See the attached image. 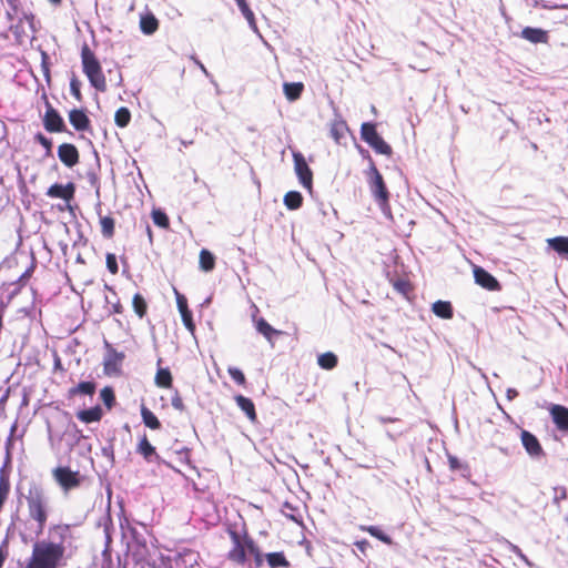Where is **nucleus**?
I'll return each mask as SVG.
<instances>
[{"label":"nucleus","mask_w":568,"mask_h":568,"mask_svg":"<svg viewBox=\"0 0 568 568\" xmlns=\"http://www.w3.org/2000/svg\"><path fill=\"white\" fill-rule=\"evenodd\" d=\"M523 446L531 457H541L545 452L538 440V438L528 430L523 429L520 433Z\"/></svg>","instance_id":"14"},{"label":"nucleus","mask_w":568,"mask_h":568,"mask_svg":"<svg viewBox=\"0 0 568 568\" xmlns=\"http://www.w3.org/2000/svg\"><path fill=\"white\" fill-rule=\"evenodd\" d=\"M549 413L557 429L568 434V408L566 406L554 404Z\"/></svg>","instance_id":"15"},{"label":"nucleus","mask_w":568,"mask_h":568,"mask_svg":"<svg viewBox=\"0 0 568 568\" xmlns=\"http://www.w3.org/2000/svg\"><path fill=\"white\" fill-rule=\"evenodd\" d=\"M517 396H518V392H517L516 389H514V388H509V389L507 390V397H508V399H514V398H515V397H517Z\"/></svg>","instance_id":"54"},{"label":"nucleus","mask_w":568,"mask_h":568,"mask_svg":"<svg viewBox=\"0 0 568 568\" xmlns=\"http://www.w3.org/2000/svg\"><path fill=\"white\" fill-rule=\"evenodd\" d=\"M140 28L144 34H153L159 29V20L153 13H148L141 17Z\"/></svg>","instance_id":"25"},{"label":"nucleus","mask_w":568,"mask_h":568,"mask_svg":"<svg viewBox=\"0 0 568 568\" xmlns=\"http://www.w3.org/2000/svg\"><path fill=\"white\" fill-rule=\"evenodd\" d=\"M155 385L160 388H171L173 378L169 368H159L155 378Z\"/></svg>","instance_id":"31"},{"label":"nucleus","mask_w":568,"mask_h":568,"mask_svg":"<svg viewBox=\"0 0 568 568\" xmlns=\"http://www.w3.org/2000/svg\"><path fill=\"white\" fill-rule=\"evenodd\" d=\"M69 121L77 131L84 132L91 129V121L82 109H72L69 112Z\"/></svg>","instance_id":"16"},{"label":"nucleus","mask_w":568,"mask_h":568,"mask_svg":"<svg viewBox=\"0 0 568 568\" xmlns=\"http://www.w3.org/2000/svg\"><path fill=\"white\" fill-rule=\"evenodd\" d=\"M146 229H148L149 237H150V240H152V231H151L150 226L148 225Z\"/></svg>","instance_id":"58"},{"label":"nucleus","mask_w":568,"mask_h":568,"mask_svg":"<svg viewBox=\"0 0 568 568\" xmlns=\"http://www.w3.org/2000/svg\"><path fill=\"white\" fill-rule=\"evenodd\" d=\"M114 313H122V305L121 304H116L114 305Z\"/></svg>","instance_id":"56"},{"label":"nucleus","mask_w":568,"mask_h":568,"mask_svg":"<svg viewBox=\"0 0 568 568\" xmlns=\"http://www.w3.org/2000/svg\"><path fill=\"white\" fill-rule=\"evenodd\" d=\"M8 4L13 9L17 10L18 0H6Z\"/></svg>","instance_id":"55"},{"label":"nucleus","mask_w":568,"mask_h":568,"mask_svg":"<svg viewBox=\"0 0 568 568\" xmlns=\"http://www.w3.org/2000/svg\"><path fill=\"white\" fill-rule=\"evenodd\" d=\"M171 403L172 406L180 412H183L185 409L183 399L178 392L174 394V396H172Z\"/></svg>","instance_id":"51"},{"label":"nucleus","mask_w":568,"mask_h":568,"mask_svg":"<svg viewBox=\"0 0 568 568\" xmlns=\"http://www.w3.org/2000/svg\"><path fill=\"white\" fill-rule=\"evenodd\" d=\"M246 0H235V2L237 3V6L242 4L243 2H245Z\"/></svg>","instance_id":"59"},{"label":"nucleus","mask_w":568,"mask_h":568,"mask_svg":"<svg viewBox=\"0 0 568 568\" xmlns=\"http://www.w3.org/2000/svg\"><path fill=\"white\" fill-rule=\"evenodd\" d=\"M547 244L561 255H568V236H556L547 240Z\"/></svg>","instance_id":"30"},{"label":"nucleus","mask_w":568,"mask_h":568,"mask_svg":"<svg viewBox=\"0 0 568 568\" xmlns=\"http://www.w3.org/2000/svg\"><path fill=\"white\" fill-rule=\"evenodd\" d=\"M24 21L28 22L31 31H34V16L32 13L23 14V17L19 19L18 23L16 26H11L10 28L17 41L20 43L23 41V37L26 36L22 28Z\"/></svg>","instance_id":"21"},{"label":"nucleus","mask_w":568,"mask_h":568,"mask_svg":"<svg viewBox=\"0 0 568 568\" xmlns=\"http://www.w3.org/2000/svg\"><path fill=\"white\" fill-rule=\"evenodd\" d=\"M45 113L43 115L44 129L51 133L65 131V124L60 113L51 105L49 101L45 102Z\"/></svg>","instance_id":"9"},{"label":"nucleus","mask_w":568,"mask_h":568,"mask_svg":"<svg viewBox=\"0 0 568 568\" xmlns=\"http://www.w3.org/2000/svg\"><path fill=\"white\" fill-rule=\"evenodd\" d=\"M368 180V186L372 192V195L382 211L389 210V192L383 179V175L379 173L375 163L371 160L369 169L366 173Z\"/></svg>","instance_id":"5"},{"label":"nucleus","mask_w":568,"mask_h":568,"mask_svg":"<svg viewBox=\"0 0 568 568\" xmlns=\"http://www.w3.org/2000/svg\"><path fill=\"white\" fill-rule=\"evenodd\" d=\"M255 328L271 343H273L274 336H278L282 334L281 331L272 327L263 317L255 320Z\"/></svg>","instance_id":"22"},{"label":"nucleus","mask_w":568,"mask_h":568,"mask_svg":"<svg viewBox=\"0 0 568 568\" xmlns=\"http://www.w3.org/2000/svg\"><path fill=\"white\" fill-rule=\"evenodd\" d=\"M455 466H456V459H453L452 468H455Z\"/></svg>","instance_id":"63"},{"label":"nucleus","mask_w":568,"mask_h":568,"mask_svg":"<svg viewBox=\"0 0 568 568\" xmlns=\"http://www.w3.org/2000/svg\"><path fill=\"white\" fill-rule=\"evenodd\" d=\"M475 283L483 288L490 292H498L501 290V285L498 280L487 272L484 267L474 265L473 267Z\"/></svg>","instance_id":"10"},{"label":"nucleus","mask_w":568,"mask_h":568,"mask_svg":"<svg viewBox=\"0 0 568 568\" xmlns=\"http://www.w3.org/2000/svg\"><path fill=\"white\" fill-rule=\"evenodd\" d=\"M234 400L252 424H256L258 422L255 405L251 398L240 394L234 396Z\"/></svg>","instance_id":"18"},{"label":"nucleus","mask_w":568,"mask_h":568,"mask_svg":"<svg viewBox=\"0 0 568 568\" xmlns=\"http://www.w3.org/2000/svg\"><path fill=\"white\" fill-rule=\"evenodd\" d=\"M45 194L51 199H61L69 203L74 199L75 185L72 182H69L65 185L54 183L47 190Z\"/></svg>","instance_id":"13"},{"label":"nucleus","mask_w":568,"mask_h":568,"mask_svg":"<svg viewBox=\"0 0 568 568\" xmlns=\"http://www.w3.org/2000/svg\"><path fill=\"white\" fill-rule=\"evenodd\" d=\"M132 306H133L134 313L139 316V318H143L146 315L148 303H146L145 298L140 293H136L133 295Z\"/></svg>","instance_id":"36"},{"label":"nucleus","mask_w":568,"mask_h":568,"mask_svg":"<svg viewBox=\"0 0 568 568\" xmlns=\"http://www.w3.org/2000/svg\"><path fill=\"white\" fill-rule=\"evenodd\" d=\"M455 466H456V459H453L452 468H455Z\"/></svg>","instance_id":"61"},{"label":"nucleus","mask_w":568,"mask_h":568,"mask_svg":"<svg viewBox=\"0 0 568 568\" xmlns=\"http://www.w3.org/2000/svg\"><path fill=\"white\" fill-rule=\"evenodd\" d=\"M49 2H51L54 6H60L62 0H49Z\"/></svg>","instance_id":"57"},{"label":"nucleus","mask_w":568,"mask_h":568,"mask_svg":"<svg viewBox=\"0 0 568 568\" xmlns=\"http://www.w3.org/2000/svg\"><path fill=\"white\" fill-rule=\"evenodd\" d=\"M215 267V256L206 248L200 252V268L204 272H211Z\"/></svg>","instance_id":"34"},{"label":"nucleus","mask_w":568,"mask_h":568,"mask_svg":"<svg viewBox=\"0 0 568 568\" xmlns=\"http://www.w3.org/2000/svg\"><path fill=\"white\" fill-rule=\"evenodd\" d=\"M36 141L39 142L45 149V155L52 154V141L42 133H38L34 136Z\"/></svg>","instance_id":"48"},{"label":"nucleus","mask_w":568,"mask_h":568,"mask_svg":"<svg viewBox=\"0 0 568 568\" xmlns=\"http://www.w3.org/2000/svg\"><path fill=\"white\" fill-rule=\"evenodd\" d=\"M568 498L567 488L565 486H555L552 488V503L560 508V503Z\"/></svg>","instance_id":"43"},{"label":"nucleus","mask_w":568,"mask_h":568,"mask_svg":"<svg viewBox=\"0 0 568 568\" xmlns=\"http://www.w3.org/2000/svg\"><path fill=\"white\" fill-rule=\"evenodd\" d=\"M293 160H294L295 173L298 176L301 184L305 189L312 190L313 172L310 169L304 155L300 152H295V153H293Z\"/></svg>","instance_id":"8"},{"label":"nucleus","mask_w":568,"mask_h":568,"mask_svg":"<svg viewBox=\"0 0 568 568\" xmlns=\"http://www.w3.org/2000/svg\"><path fill=\"white\" fill-rule=\"evenodd\" d=\"M10 489H11V485H10L9 477L4 474H1L0 475V513L2 511L3 506L10 495Z\"/></svg>","instance_id":"37"},{"label":"nucleus","mask_w":568,"mask_h":568,"mask_svg":"<svg viewBox=\"0 0 568 568\" xmlns=\"http://www.w3.org/2000/svg\"><path fill=\"white\" fill-rule=\"evenodd\" d=\"M58 158L68 168L75 166L80 161V153L72 143H62L58 146Z\"/></svg>","instance_id":"12"},{"label":"nucleus","mask_w":568,"mask_h":568,"mask_svg":"<svg viewBox=\"0 0 568 568\" xmlns=\"http://www.w3.org/2000/svg\"><path fill=\"white\" fill-rule=\"evenodd\" d=\"M239 8H240L242 14L245 17V19L250 22V24H254L255 23V17H254V13L251 10L247 1L243 2L242 4H240Z\"/></svg>","instance_id":"50"},{"label":"nucleus","mask_w":568,"mask_h":568,"mask_svg":"<svg viewBox=\"0 0 568 568\" xmlns=\"http://www.w3.org/2000/svg\"><path fill=\"white\" fill-rule=\"evenodd\" d=\"M24 498L29 518L37 524L38 532H42L50 515L47 490L42 485L32 483L29 485Z\"/></svg>","instance_id":"3"},{"label":"nucleus","mask_w":568,"mask_h":568,"mask_svg":"<svg viewBox=\"0 0 568 568\" xmlns=\"http://www.w3.org/2000/svg\"><path fill=\"white\" fill-rule=\"evenodd\" d=\"M394 288L405 296H408L413 292L412 284L406 280H397L394 282Z\"/></svg>","instance_id":"45"},{"label":"nucleus","mask_w":568,"mask_h":568,"mask_svg":"<svg viewBox=\"0 0 568 568\" xmlns=\"http://www.w3.org/2000/svg\"><path fill=\"white\" fill-rule=\"evenodd\" d=\"M136 452L140 455H142L146 462H151L153 456L156 458L159 457V455L155 452V447L152 446V444L149 442L148 436L145 434L140 439V442L136 446Z\"/></svg>","instance_id":"24"},{"label":"nucleus","mask_w":568,"mask_h":568,"mask_svg":"<svg viewBox=\"0 0 568 568\" xmlns=\"http://www.w3.org/2000/svg\"><path fill=\"white\" fill-rule=\"evenodd\" d=\"M102 417L103 410L99 405L77 413V418L85 424L100 422Z\"/></svg>","instance_id":"20"},{"label":"nucleus","mask_w":568,"mask_h":568,"mask_svg":"<svg viewBox=\"0 0 568 568\" xmlns=\"http://www.w3.org/2000/svg\"><path fill=\"white\" fill-rule=\"evenodd\" d=\"M174 294L176 298V305L182 317V322L186 329L193 334L195 332V323L193 321L192 312L189 308L187 300L176 288H174Z\"/></svg>","instance_id":"11"},{"label":"nucleus","mask_w":568,"mask_h":568,"mask_svg":"<svg viewBox=\"0 0 568 568\" xmlns=\"http://www.w3.org/2000/svg\"><path fill=\"white\" fill-rule=\"evenodd\" d=\"M433 313L443 320H450L454 316L452 303L448 301H436L432 305Z\"/></svg>","instance_id":"23"},{"label":"nucleus","mask_w":568,"mask_h":568,"mask_svg":"<svg viewBox=\"0 0 568 568\" xmlns=\"http://www.w3.org/2000/svg\"><path fill=\"white\" fill-rule=\"evenodd\" d=\"M379 136L378 132L376 131V125L371 122H365L361 126V138L363 141H365L368 145L373 144L375 140Z\"/></svg>","instance_id":"28"},{"label":"nucleus","mask_w":568,"mask_h":568,"mask_svg":"<svg viewBox=\"0 0 568 568\" xmlns=\"http://www.w3.org/2000/svg\"><path fill=\"white\" fill-rule=\"evenodd\" d=\"M101 233L105 239H112L115 233V221L112 216L100 215Z\"/></svg>","instance_id":"32"},{"label":"nucleus","mask_w":568,"mask_h":568,"mask_svg":"<svg viewBox=\"0 0 568 568\" xmlns=\"http://www.w3.org/2000/svg\"><path fill=\"white\" fill-rule=\"evenodd\" d=\"M141 568H144V567H141Z\"/></svg>","instance_id":"64"},{"label":"nucleus","mask_w":568,"mask_h":568,"mask_svg":"<svg viewBox=\"0 0 568 568\" xmlns=\"http://www.w3.org/2000/svg\"><path fill=\"white\" fill-rule=\"evenodd\" d=\"M337 363L338 358L332 352L323 353L317 357V364L320 365L321 368L326 371L335 368L337 366Z\"/></svg>","instance_id":"33"},{"label":"nucleus","mask_w":568,"mask_h":568,"mask_svg":"<svg viewBox=\"0 0 568 568\" xmlns=\"http://www.w3.org/2000/svg\"><path fill=\"white\" fill-rule=\"evenodd\" d=\"M361 530L368 532L371 536L377 538L382 542L386 545H392L393 540L392 538L383 532L377 526H361Z\"/></svg>","instance_id":"39"},{"label":"nucleus","mask_w":568,"mask_h":568,"mask_svg":"<svg viewBox=\"0 0 568 568\" xmlns=\"http://www.w3.org/2000/svg\"><path fill=\"white\" fill-rule=\"evenodd\" d=\"M348 132V125L342 118H336L329 123V135L337 144L342 143Z\"/></svg>","instance_id":"19"},{"label":"nucleus","mask_w":568,"mask_h":568,"mask_svg":"<svg viewBox=\"0 0 568 568\" xmlns=\"http://www.w3.org/2000/svg\"><path fill=\"white\" fill-rule=\"evenodd\" d=\"M114 122L119 128H126L131 122V112L126 106H121L115 111Z\"/></svg>","instance_id":"38"},{"label":"nucleus","mask_w":568,"mask_h":568,"mask_svg":"<svg viewBox=\"0 0 568 568\" xmlns=\"http://www.w3.org/2000/svg\"><path fill=\"white\" fill-rule=\"evenodd\" d=\"M7 559V551L0 548V568L3 567L4 561Z\"/></svg>","instance_id":"53"},{"label":"nucleus","mask_w":568,"mask_h":568,"mask_svg":"<svg viewBox=\"0 0 568 568\" xmlns=\"http://www.w3.org/2000/svg\"><path fill=\"white\" fill-rule=\"evenodd\" d=\"M227 373L230 374V376L233 378V381L241 385V386H245L246 385V378H245V375L243 374V372L237 368V367H229L227 368Z\"/></svg>","instance_id":"44"},{"label":"nucleus","mask_w":568,"mask_h":568,"mask_svg":"<svg viewBox=\"0 0 568 568\" xmlns=\"http://www.w3.org/2000/svg\"><path fill=\"white\" fill-rule=\"evenodd\" d=\"M52 477L63 491H70L81 485V475L68 466H59L52 470Z\"/></svg>","instance_id":"6"},{"label":"nucleus","mask_w":568,"mask_h":568,"mask_svg":"<svg viewBox=\"0 0 568 568\" xmlns=\"http://www.w3.org/2000/svg\"><path fill=\"white\" fill-rule=\"evenodd\" d=\"M49 539L37 541L26 568H59L72 549L74 535L69 524H53L48 530Z\"/></svg>","instance_id":"2"},{"label":"nucleus","mask_w":568,"mask_h":568,"mask_svg":"<svg viewBox=\"0 0 568 568\" xmlns=\"http://www.w3.org/2000/svg\"><path fill=\"white\" fill-rule=\"evenodd\" d=\"M520 37L534 44H546L549 41L548 31L540 28L525 27L520 32Z\"/></svg>","instance_id":"17"},{"label":"nucleus","mask_w":568,"mask_h":568,"mask_svg":"<svg viewBox=\"0 0 568 568\" xmlns=\"http://www.w3.org/2000/svg\"><path fill=\"white\" fill-rule=\"evenodd\" d=\"M226 532L232 542L226 554V559L234 566L240 568H262L264 561H266L270 568H288L291 566L283 551L264 554L246 528L240 531L234 525H227Z\"/></svg>","instance_id":"1"},{"label":"nucleus","mask_w":568,"mask_h":568,"mask_svg":"<svg viewBox=\"0 0 568 568\" xmlns=\"http://www.w3.org/2000/svg\"><path fill=\"white\" fill-rule=\"evenodd\" d=\"M152 220L154 224L161 229L168 230L170 227V220L166 213L160 209L152 211Z\"/></svg>","instance_id":"40"},{"label":"nucleus","mask_w":568,"mask_h":568,"mask_svg":"<svg viewBox=\"0 0 568 568\" xmlns=\"http://www.w3.org/2000/svg\"><path fill=\"white\" fill-rule=\"evenodd\" d=\"M283 90L288 101H296L303 93L304 84L302 82H286L283 85Z\"/></svg>","instance_id":"26"},{"label":"nucleus","mask_w":568,"mask_h":568,"mask_svg":"<svg viewBox=\"0 0 568 568\" xmlns=\"http://www.w3.org/2000/svg\"><path fill=\"white\" fill-rule=\"evenodd\" d=\"M369 146L373 148L375 152L379 154L386 156H390L393 154L392 146L381 135Z\"/></svg>","instance_id":"42"},{"label":"nucleus","mask_w":568,"mask_h":568,"mask_svg":"<svg viewBox=\"0 0 568 568\" xmlns=\"http://www.w3.org/2000/svg\"><path fill=\"white\" fill-rule=\"evenodd\" d=\"M356 546V548L362 552V554H366L367 549L371 548V544L368 540L366 539H362V540H357L355 541L354 544Z\"/></svg>","instance_id":"52"},{"label":"nucleus","mask_w":568,"mask_h":568,"mask_svg":"<svg viewBox=\"0 0 568 568\" xmlns=\"http://www.w3.org/2000/svg\"><path fill=\"white\" fill-rule=\"evenodd\" d=\"M284 204L288 210H297L303 204V196L297 191H290L284 195Z\"/></svg>","instance_id":"35"},{"label":"nucleus","mask_w":568,"mask_h":568,"mask_svg":"<svg viewBox=\"0 0 568 568\" xmlns=\"http://www.w3.org/2000/svg\"><path fill=\"white\" fill-rule=\"evenodd\" d=\"M105 356L103 359V372L105 375H119L121 373V366L125 358L123 352H118L109 342H104Z\"/></svg>","instance_id":"7"},{"label":"nucleus","mask_w":568,"mask_h":568,"mask_svg":"<svg viewBox=\"0 0 568 568\" xmlns=\"http://www.w3.org/2000/svg\"><path fill=\"white\" fill-rule=\"evenodd\" d=\"M100 397L109 410L115 405V394L112 387H103L100 392Z\"/></svg>","instance_id":"41"},{"label":"nucleus","mask_w":568,"mask_h":568,"mask_svg":"<svg viewBox=\"0 0 568 568\" xmlns=\"http://www.w3.org/2000/svg\"><path fill=\"white\" fill-rule=\"evenodd\" d=\"M80 87H81L80 81L75 77H73L70 81V90H71V94L79 102H81L83 99Z\"/></svg>","instance_id":"47"},{"label":"nucleus","mask_w":568,"mask_h":568,"mask_svg":"<svg viewBox=\"0 0 568 568\" xmlns=\"http://www.w3.org/2000/svg\"><path fill=\"white\" fill-rule=\"evenodd\" d=\"M81 62L83 73L87 75L90 84L100 92L106 91V79L102 71L100 61L95 53L84 43L81 48Z\"/></svg>","instance_id":"4"},{"label":"nucleus","mask_w":568,"mask_h":568,"mask_svg":"<svg viewBox=\"0 0 568 568\" xmlns=\"http://www.w3.org/2000/svg\"><path fill=\"white\" fill-rule=\"evenodd\" d=\"M239 8H240L242 14L245 17V19L250 22V24H254L255 23V17H254V13L251 10L247 1L243 2L242 4H240Z\"/></svg>","instance_id":"49"},{"label":"nucleus","mask_w":568,"mask_h":568,"mask_svg":"<svg viewBox=\"0 0 568 568\" xmlns=\"http://www.w3.org/2000/svg\"><path fill=\"white\" fill-rule=\"evenodd\" d=\"M105 263H106V268H108V271H109L112 275L118 274V272H119V266H118V261H116V256H115V254H113V253H106V256H105Z\"/></svg>","instance_id":"46"},{"label":"nucleus","mask_w":568,"mask_h":568,"mask_svg":"<svg viewBox=\"0 0 568 568\" xmlns=\"http://www.w3.org/2000/svg\"><path fill=\"white\" fill-rule=\"evenodd\" d=\"M7 17L9 20H12V14L10 12H7Z\"/></svg>","instance_id":"60"},{"label":"nucleus","mask_w":568,"mask_h":568,"mask_svg":"<svg viewBox=\"0 0 568 568\" xmlns=\"http://www.w3.org/2000/svg\"><path fill=\"white\" fill-rule=\"evenodd\" d=\"M97 384L94 382H81L77 386L69 389V396L88 395L92 396L95 393Z\"/></svg>","instance_id":"27"},{"label":"nucleus","mask_w":568,"mask_h":568,"mask_svg":"<svg viewBox=\"0 0 568 568\" xmlns=\"http://www.w3.org/2000/svg\"><path fill=\"white\" fill-rule=\"evenodd\" d=\"M455 466H456V459H453L452 468H455Z\"/></svg>","instance_id":"62"},{"label":"nucleus","mask_w":568,"mask_h":568,"mask_svg":"<svg viewBox=\"0 0 568 568\" xmlns=\"http://www.w3.org/2000/svg\"><path fill=\"white\" fill-rule=\"evenodd\" d=\"M141 417L146 427L154 430L161 428V423L159 418L145 405L141 406Z\"/></svg>","instance_id":"29"}]
</instances>
